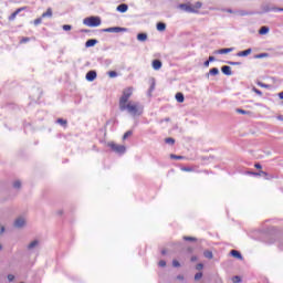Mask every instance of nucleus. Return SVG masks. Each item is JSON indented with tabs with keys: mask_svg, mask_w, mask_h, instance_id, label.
I'll return each instance as SVG.
<instances>
[{
	"mask_svg": "<svg viewBox=\"0 0 283 283\" xmlns=\"http://www.w3.org/2000/svg\"><path fill=\"white\" fill-rule=\"evenodd\" d=\"M145 107L139 102H128L124 107H119L120 112H128L130 116H143Z\"/></svg>",
	"mask_w": 283,
	"mask_h": 283,
	"instance_id": "f257e3e1",
	"label": "nucleus"
},
{
	"mask_svg": "<svg viewBox=\"0 0 283 283\" xmlns=\"http://www.w3.org/2000/svg\"><path fill=\"white\" fill-rule=\"evenodd\" d=\"M134 94V87L128 86L123 90L122 96L119 97V108L125 107L129 103V98Z\"/></svg>",
	"mask_w": 283,
	"mask_h": 283,
	"instance_id": "f03ea898",
	"label": "nucleus"
},
{
	"mask_svg": "<svg viewBox=\"0 0 283 283\" xmlns=\"http://www.w3.org/2000/svg\"><path fill=\"white\" fill-rule=\"evenodd\" d=\"M84 25L88 28H98L101 25V19L98 17H90L83 20Z\"/></svg>",
	"mask_w": 283,
	"mask_h": 283,
	"instance_id": "7ed1b4c3",
	"label": "nucleus"
},
{
	"mask_svg": "<svg viewBox=\"0 0 283 283\" xmlns=\"http://www.w3.org/2000/svg\"><path fill=\"white\" fill-rule=\"evenodd\" d=\"M108 147H111V149L114 150L115 154H125V151H127V148L125 146L115 143H109Z\"/></svg>",
	"mask_w": 283,
	"mask_h": 283,
	"instance_id": "20e7f679",
	"label": "nucleus"
},
{
	"mask_svg": "<svg viewBox=\"0 0 283 283\" xmlns=\"http://www.w3.org/2000/svg\"><path fill=\"white\" fill-rule=\"evenodd\" d=\"M179 10H182V12H188L191 14H196L198 13V10H196L193 7H191L190 4L187 3H181L178 6Z\"/></svg>",
	"mask_w": 283,
	"mask_h": 283,
	"instance_id": "39448f33",
	"label": "nucleus"
},
{
	"mask_svg": "<svg viewBox=\"0 0 283 283\" xmlns=\"http://www.w3.org/2000/svg\"><path fill=\"white\" fill-rule=\"evenodd\" d=\"M103 32H115V33L127 32V28L111 27V28L103 29Z\"/></svg>",
	"mask_w": 283,
	"mask_h": 283,
	"instance_id": "423d86ee",
	"label": "nucleus"
},
{
	"mask_svg": "<svg viewBox=\"0 0 283 283\" xmlns=\"http://www.w3.org/2000/svg\"><path fill=\"white\" fill-rule=\"evenodd\" d=\"M40 244H41V241H39V239H35V240L31 241L27 245V251H34L35 249H39Z\"/></svg>",
	"mask_w": 283,
	"mask_h": 283,
	"instance_id": "0eeeda50",
	"label": "nucleus"
},
{
	"mask_svg": "<svg viewBox=\"0 0 283 283\" xmlns=\"http://www.w3.org/2000/svg\"><path fill=\"white\" fill-rule=\"evenodd\" d=\"M14 227L15 229H23V227H25V218L19 217L18 219H15Z\"/></svg>",
	"mask_w": 283,
	"mask_h": 283,
	"instance_id": "6e6552de",
	"label": "nucleus"
},
{
	"mask_svg": "<svg viewBox=\"0 0 283 283\" xmlns=\"http://www.w3.org/2000/svg\"><path fill=\"white\" fill-rule=\"evenodd\" d=\"M221 72L222 74H224L226 76H231V74H233V72H231V66L229 65H224L221 67Z\"/></svg>",
	"mask_w": 283,
	"mask_h": 283,
	"instance_id": "1a4fd4ad",
	"label": "nucleus"
},
{
	"mask_svg": "<svg viewBox=\"0 0 283 283\" xmlns=\"http://www.w3.org/2000/svg\"><path fill=\"white\" fill-rule=\"evenodd\" d=\"M96 80V71H88L86 73V81H95Z\"/></svg>",
	"mask_w": 283,
	"mask_h": 283,
	"instance_id": "9d476101",
	"label": "nucleus"
},
{
	"mask_svg": "<svg viewBox=\"0 0 283 283\" xmlns=\"http://www.w3.org/2000/svg\"><path fill=\"white\" fill-rule=\"evenodd\" d=\"M250 176H264L265 180H269V174L264 170H260L259 172H248Z\"/></svg>",
	"mask_w": 283,
	"mask_h": 283,
	"instance_id": "9b49d317",
	"label": "nucleus"
},
{
	"mask_svg": "<svg viewBox=\"0 0 283 283\" xmlns=\"http://www.w3.org/2000/svg\"><path fill=\"white\" fill-rule=\"evenodd\" d=\"M233 48H228V49H220L214 51V54H229V52H233Z\"/></svg>",
	"mask_w": 283,
	"mask_h": 283,
	"instance_id": "f8f14e48",
	"label": "nucleus"
},
{
	"mask_svg": "<svg viewBox=\"0 0 283 283\" xmlns=\"http://www.w3.org/2000/svg\"><path fill=\"white\" fill-rule=\"evenodd\" d=\"M230 255H232V258H237V260H243L242 253H240L238 250H231Z\"/></svg>",
	"mask_w": 283,
	"mask_h": 283,
	"instance_id": "ddd939ff",
	"label": "nucleus"
},
{
	"mask_svg": "<svg viewBox=\"0 0 283 283\" xmlns=\"http://www.w3.org/2000/svg\"><path fill=\"white\" fill-rule=\"evenodd\" d=\"M127 10H129V7L126 3H122L117 7V12L125 13Z\"/></svg>",
	"mask_w": 283,
	"mask_h": 283,
	"instance_id": "4468645a",
	"label": "nucleus"
},
{
	"mask_svg": "<svg viewBox=\"0 0 283 283\" xmlns=\"http://www.w3.org/2000/svg\"><path fill=\"white\" fill-rule=\"evenodd\" d=\"M96 43H98V40L90 39V40L86 41L85 48H94V45H96Z\"/></svg>",
	"mask_w": 283,
	"mask_h": 283,
	"instance_id": "2eb2a0df",
	"label": "nucleus"
},
{
	"mask_svg": "<svg viewBox=\"0 0 283 283\" xmlns=\"http://www.w3.org/2000/svg\"><path fill=\"white\" fill-rule=\"evenodd\" d=\"M160 67H163V62H160V60H154L153 61V70H160Z\"/></svg>",
	"mask_w": 283,
	"mask_h": 283,
	"instance_id": "dca6fc26",
	"label": "nucleus"
},
{
	"mask_svg": "<svg viewBox=\"0 0 283 283\" xmlns=\"http://www.w3.org/2000/svg\"><path fill=\"white\" fill-rule=\"evenodd\" d=\"M263 10L264 12H277V10H281V8L265 6Z\"/></svg>",
	"mask_w": 283,
	"mask_h": 283,
	"instance_id": "f3484780",
	"label": "nucleus"
},
{
	"mask_svg": "<svg viewBox=\"0 0 283 283\" xmlns=\"http://www.w3.org/2000/svg\"><path fill=\"white\" fill-rule=\"evenodd\" d=\"M251 52H253L252 49H247L244 51H240L239 53H237V56H249V54H251Z\"/></svg>",
	"mask_w": 283,
	"mask_h": 283,
	"instance_id": "a211bd4d",
	"label": "nucleus"
},
{
	"mask_svg": "<svg viewBox=\"0 0 283 283\" xmlns=\"http://www.w3.org/2000/svg\"><path fill=\"white\" fill-rule=\"evenodd\" d=\"M23 8L17 9L10 17H9V21H14V19H17V15L22 12Z\"/></svg>",
	"mask_w": 283,
	"mask_h": 283,
	"instance_id": "6ab92c4d",
	"label": "nucleus"
},
{
	"mask_svg": "<svg viewBox=\"0 0 283 283\" xmlns=\"http://www.w3.org/2000/svg\"><path fill=\"white\" fill-rule=\"evenodd\" d=\"M157 30L158 32H165V30H167V24H165V22H158Z\"/></svg>",
	"mask_w": 283,
	"mask_h": 283,
	"instance_id": "aec40b11",
	"label": "nucleus"
},
{
	"mask_svg": "<svg viewBox=\"0 0 283 283\" xmlns=\"http://www.w3.org/2000/svg\"><path fill=\"white\" fill-rule=\"evenodd\" d=\"M176 101L177 103H185V95L182 93H177Z\"/></svg>",
	"mask_w": 283,
	"mask_h": 283,
	"instance_id": "412c9836",
	"label": "nucleus"
},
{
	"mask_svg": "<svg viewBox=\"0 0 283 283\" xmlns=\"http://www.w3.org/2000/svg\"><path fill=\"white\" fill-rule=\"evenodd\" d=\"M209 74H210L211 76H218V74H220V70H218V67H213V69H211V70L209 71L208 76H209Z\"/></svg>",
	"mask_w": 283,
	"mask_h": 283,
	"instance_id": "4be33fe9",
	"label": "nucleus"
},
{
	"mask_svg": "<svg viewBox=\"0 0 283 283\" xmlns=\"http://www.w3.org/2000/svg\"><path fill=\"white\" fill-rule=\"evenodd\" d=\"M137 40L145 42L147 41V33H138L137 34Z\"/></svg>",
	"mask_w": 283,
	"mask_h": 283,
	"instance_id": "5701e85b",
	"label": "nucleus"
},
{
	"mask_svg": "<svg viewBox=\"0 0 283 283\" xmlns=\"http://www.w3.org/2000/svg\"><path fill=\"white\" fill-rule=\"evenodd\" d=\"M205 258H207L208 260H213V252L207 250L203 252Z\"/></svg>",
	"mask_w": 283,
	"mask_h": 283,
	"instance_id": "b1692460",
	"label": "nucleus"
},
{
	"mask_svg": "<svg viewBox=\"0 0 283 283\" xmlns=\"http://www.w3.org/2000/svg\"><path fill=\"white\" fill-rule=\"evenodd\" d=\"M259 34H269V27H262L259 30Z\"/></svg>",
	"mask_w": 283,
	"mask_h": 283,
	"instance_id": "393cba45",
	"label": "nucleus"
},
{
	"mask_svg": "<svg viewBox=\"0 0 283 283\" xmlns=\"http://www.w3.org/2000/svg\"><path fill=\"white\" fill-rule=\"evenodd\" d=\"M165 143H166L167 145H175V144H176V139H174V138H171V137H168V138L165 139Z\"/></svg>",
	"mask_w": 283,
	"mask_h": 283,
	"instance_id": "a878e982",
	"label": "nucleus"
},
{
	"mask_svg": "<svg viewBox=\"0 0 283 283\" xmlns=\"http://www.w3.org/2000/svg\"><path fill=\"white\" fill-rule=\"evenodd\" d=\"M269 56V53H260L254 55V59H266Z\"/></svg>",
	"mask_w": 283,
	"mask_h": 283,
	"instance_id": "bb28decb",
	"label": "nucleus"
},
{
	"mask_svg": "<svg viewBox=\"0 0 283 283\" xmlns=\"http://www.w3.org/2000/svg\"><path fill=\"white\" fill-rule=\"evenodd\" d=\"M107 74L109 78H116V76H118V73L116 71H109Z\"/></svg>",
	"mask_w": 283,
	"mask_h": 283,
	"instance_id": "cd10ccee",
	"label": "nucleus"
},
{
	"mask_svg": "<svg viewBox=\"0 0 283 283\" xmlns=\"http://www.w3.org/2000/svg\"><path fill=\"white\" fill-rule=\"evenodd\" d=\"M56 123H57L59 125H62V127H65V125H67V120H65V119H63V118H59V119L56 120Z\"/></svg>",
	"mask_w": 283,
	"mask_h": 283,
	"instance_id": "c85d7f7f",
	"label": "nucleus"
},
{
	"mask_svg": "<svg viewBox=\"0 0 283 283\" xmlns=\"http://www.w3.org/2000/svg\"><path fill=\"white\" fill-rule=\"evenodd\" d=\"M45 17H52V9H48L46 12L42 14V18L45 19Z\"/></svg>",
	"mask_w": 283,
	"mask_h": 283,
	"instance_id": "c756f323",
	"label": "nucleus"
},
{
	"mask_svg": "<svg viewBox=\"0 0 283 283\" xmlns=\"http://www.w3.org/2000/svg\"><path fill=\"white\" fill-rule=\"evenodd\" d=\"M184 240H186V242H197L198 239L193 237H184Z\"/></svg>",
	"mask_w": 283,
	"mask_h": 283,
	"instance_id": "7c9ffc66",
	"label": "nucleus"
},
{
	"mask_svg": "<svg viewBox=\"0 0 283 283\" xmlns=\"http://www.w3.org/2000/svg\"><path fill=\"white\" fill-rule=\"evenodd\" d=\"M134 133L132 130H128L124 134L123 136V140H127V138H129V136H132Z\"/></svg>",
	"mask_w": 283,
	"mask_h": 283,
	"instance_id": "2f4dec72",
	"label": "nucleus"
},
{
	"mask_svg": "<svg viewBox=\"0 0 283 283\" xmlns=\"http://www.w3.org/2000/svg\"><path fill=\"white\" fill-rule=\"evenodd\" d=\"M13 188H14V189H21V181H20V180H15V181L13 182Z\"/></svg>",
	"mask_w": 283,
	"mask_h": 283,
	"instance_id": "473e14b6",
	"label": "nucleus"
},
{
	"mask_svg": "<svg viewBox=\"0 0 283 283\" xmlns=\"http://www.w3.org/2000/svg\"><path fill=\"white\" fill-rule=\"evenodd\" d=\"M192 8H195L197 11L200 10V8H202V2H196Z\"/></svg>",
	"mask_w": 283,
	"mask_h": 283,
	"instance_id": "72a5a7b5",
	"label": "nucleus"
},
{
	"mask_svg": "<svg viewBox=\"0 0 283 283\" xmlns=\"http://www.w3.org/2000/svg\"><path fill=\"white\" fill-rule=\"evenodd\" d=\"M62 29H63L65 32H70V30H72V25H70V24H64V25L62 27Z\"/></svg>",
	"mask_w": 283,
	"mask_h": 283,
	"instance_id": "f704fd0d",
	"label": "nucleus"
},
{
	"mask_svg": "<svg viewBox=\"0 0 283 283\" xmlns=\"http://www.w3.org/2000/svg\"><path fill=\"white\" fill-rule=\"evenodd\" d=\"M259 87H264L265 90H269L270 85L269 84H264L262 82H258Z\"/></svg>",
	"mask_w": 283,
	"mask_h": 283,
	"instance_id": "c9c22d12",
	"label": "nucleus"
},
{
	"mask_svg": "<svg viewBox=\"0 0 283 283\" xmlns=\"http://www.w3.org/2000/svg\"><path fill=\"white\" fill-rule=\"evenodd\" d=\"M237 114L247 115V114H249V112H248V111H244V109H242V108H237Z\"/></svg>",
	"mask_w": 283,
	"mask_h": 283,
	"instance_id": "e433bc0d",
	"label": "nucleus"
},
{
	"mask_svg": "<svg viewBox=\"0 0 283 283\" xmlns=\"http://www.w3.org/2000/svg\"><path fill=\"white\" fill-rule=\"evenodd\" d=\"M170 158L175 159V160H182V156H178V155H170Z\"/></svg>",
	"mask_w": 283,
	"mask_h": 283,
	"instance_id": "4c0bfd02",
	"label": "nucleus"
},
{
	"mask_svg": "<svg viewBox=\"0 0 283 283\" xmlns=\"http://www.w3.org/2000/svg\"><path fill=\"white\" fill-rule=\"evenodd\" d=\"M232 282H234V283H240V282H242V279L237 275V276H233V277H232Z\"/></svg>",
	"mask_w": 283,
	"mask_h": 283,
	"instance_id": "58836bf2",
	"label": "nucleus"
},
{
	"mask_svg": "<svg viewBox=\"0 0 283 283\" xmlns=\"http://www.w3.org/2000/svg\"><path fill=\"white\" fill-rule=\"evenodd\" d=\"M252 91L254 92V94H258V96H262V91L253 87Z\"/></svg>",
	"mask_w": 283,
	"mask_h": 283,
	"instance_id": "ea45409f",
	"label": "nucleus"
},
{
	"mask_svg": "<svg viewBox=\"0 0 283 283\" xmlns=\"http://www.w3.org/2000/svg\"><path fill=\"white\" fill-rule=\"evenodd\" d=\"M196 269H197V271H202V269H205V265L202 263H198L196 265Z\"/></svg>",
	"mask_w": 283,
	"mask_h": 283,
	"instance_id": "a19ab883",
	"label": "nucleus"
},
{
	"mask_svg": "<svg viewBox=\"0 0 283 283\" xmlns=\"http://www.w3.org/2000/svg\"><path fill=\"white\" fill-rule=\"evenodd\" d=\"M7 280H8V282H14V275L8 274Z\"/></svg>",
	"mask_w": 283,
	"mask_h": 283,
	"instance_id": "79ce46f5",
	"label": "nucleus"
},
{
	"mask_svg": "<svg viewBox=\"0 0 283 283\" xmlns=\"http://www.w3.org/2000/svg\"><path fill=\"white\" fill-rule=\"evenodd\" d=\"M172 266H175L176 269H178V266H180V262H178V260H174V261H172Z\"/></svg>",
	"mask_w": 283,
	"mask_h": 283,
	"instance_id": "37998d69",
	"label": "nucleus"
},
{
	"mask_svg": "<svg viewBox=\"0 0 283 283\" xmlns=\"http://www.w3.org/2000/svg\"><path fill=\"white\" fill-rule=\"evenodd\" d=\"M227 63H228V65H242V63H240V62L228 61Z\"/></svg>",
	"mask_w": 283,
	"mask_h": 283,
	"instance_id": "c03bdc74",
	"label": "nucleus"
},
{
	"mask_svg": "<svg viewBox=\"0 0 283 283\" xmlns=\"http://www.w3.org/2000/svg\"><path fill=\"white\" fill-rule=\"evenodd\" d=\"M154 90H156V82H153L149 88V92H154Z\"/></svg>",
	"mask_w": 283,
	"mask_h": 283,
	"instance_id": "a18cd8bd",
	"label": "nucleus"
},
{
	"mask_svg": "<svg viewBox=\"0 0 283 283\" xmlns=\"http://www.w3.org/2000/svg\"><path fill=\"white\" fill-rule=\"evenodd\" d=\"M202 277V272H198L196 275H195V280H201Z\"/></svg>",
	"mask_w": 283,
	"mask_h": 283,
	"instance_id": "49530a36",
	"label": "nucleus"
},
{
	"mask_svg": "<svg viewBox=\"0 0 283 283\" xmlns=\"http://www.w3.org/2000/svg\"><path fill=\"white\" fill-rule=\"evenodd\" d=\"M159 266H167V262L165 260L159 261Z\"/></svg>",
	"mask_w": 283,
	"mask_h": 283,
	"instance_id": "de8ad7c7",
	"label": "nucleus"
},
{
	"mask_svg": "<svg viewBox=\"0 0 283 283\" xmlns=\"http://www.w3.org/2000/svg\"><path fill=\"white\" fill-rule=\"evenodd\" d=\"M28 41H30V38H22L20 43H28Z\"/></svg>",
	"mask_w": 283,
	"mask_h": 283,
	"instance_id": "09e8293b",
	"label": "nucleus"
},
{
	"mask_svg": "<svg viewBox=\"0 0 283 283\" xmlns=\"http://www.w3.org/2000/svg\"><path fill=\"white\" fill-rule=\"evenodd\" d=\"M41 21H42L41 18L35 19L34 20V25H39L41 23Z\"/></svg>",
	"mask_w": 283,
	"mask_h": 283,
	"instance_id": "8fccbe9b",
	"label": "nucleus"
},
{
	"mask_svg": "<svg viewBox=\"0 0 283 283\" xmlns=\"http://www.w3.org/2000/svg\"><path fill=\"white\" fill-rule=\"evenodd\" d=\"M181 171H193V169H191L189 167H185V168H181Z\"/></svg>",
	"mask_w": 283,
	"mask_h": 283,
	"instance_id": "3c124183",
	"label": "nucleus"
},
{
	"mask_svg": "<svg viewBox=\"0 0 283 283\" xmlns=\"http://www.w3.org/2000/svg\"><path fill=\"white\" fill-rule=\"evenodd\" d=\"M171 120L169 117H166L165 119H161L159 123H169Z\"/></svg>",
	"mask_w": 283,
	"mask_h": 283,
	"instance_id": "603ef678",
	"label": "nucleus"
},
{
	"mask_svg": "<svg viewBox=\"0 0 283 283\" xmlns=\"http://www.w3.org/2000/svg\"><path fill=\"white\" fill-rule=\"evenodd\" d=\"M6 232V227L0 224V234Z\"/></svg>",
	"mask_w": 283,
	"mask_h": 283,
	"instance_id": "864d4df0",
	"label": "nucleus"
},
{
	"mask_svg": "<svg viewBox=\"0 0 283 283\" xmlns=\"http://www.w3.org/2000/svg\"><path fill=\"white\" fill-rule=\"evenodd\" d=\"M254 167H255V169H262V165L261 164H255Z\"/></svg>",
	"mask_w": 283,
	"mask_h": 283,
	"instance_id": "5fc2aeb1",
	"label": "nucleus"
},
{
	"mask_svg": "<svg viewBox=\"0 0 283 283\" xmlns=\"http://www.w3.org/2000/svg\"><path fill=\"white\" fill-rule=\"evenodd\" d=\"M208 61H209L210 63H212V61H216V57H214V56H209Z\"/></svg>",
	"mask_w": 283,
	"mask_h": 283,
	"instance_id": "6e6d98bb",
	"label": "nucleus"
},
{
	"mask_svg": "<svg viewBox=\"0 0 283 283\" xmlns=\"http://www.w3.org/2000/svg\"><path fill=\"white\" fill-rule=\"evenodd\" d=\"M191 262H197L198 261V256H191Z\"/></svg>",
	"mask_w": 283,
	"mask_h": 283,
	"instance_id": "4d7b16f0",
	"label": "nucleus"
},
{
	"mask_svg": "<svg viewBox=\"0 0 283 283\" xmlns=\"http://www.w3.org/2000/svg\"><path fill=\"white\" fill-rule=\"evenodd\" d=\"M247 14H249V13H247V12H244V11H240V15H241V17H247Z\"/></svg>",
	"mask_w": 283,
	"mask_h": 283,
	"instance_id": "13d9d810",
	"label": "nucleus"
},
{
	"mask_svg": "<svg viewBox=\"0 0 283 283\" xmlns=\"http://www.w3.org/2000/svg\"><path fill=\"white\" fill-rule=\"evenodd\" d=\"M209 60H207L205 63H203V65H205V67H209Z\"/></svg>",
	"mask_w": 283,
	"mask_h": 283,
	"instance_id": "bf43d9fd",
	"label": "nucleus"
},
{
	"mask_svg": "<svg viewBox=\"0 0 283 283\" xmlns=\"http://www.w3.org/2000/svg\"><path fill=\"white\" fill-rule=\"evenodd\" d=\"M177 280H185V276L184 275H177Z\"/></svg>",
	"mask_w": 283,
	"mask_h": 283,
	"instance_id": "052dcab7",
	"label": "nucleus"
},
{
	"mask_svg": "<svg viewBox=\"0 0 283 283\" xmlns=\"http://www.w3.org/2000/svg\"><path fill=\"white\" fill-rule=\"evenodd\" d=\"M227 12H229L231 14V13H233V10L228 9Z\"/></svg>",
	"mask_w": 283,
	"mask_h": 283,
	"instance_id": "680f3d73",
	"label": "nucleus"
},
{
	"mask_svg": "<svg viewBox=\"0 0 283 283\" xmlns=\"http://www.w3.org/2000/svg\"><path fill=\"white\" fill-rule=\"evenodd\" d=\"M276 12H283V8L276 9Z\"/></svg>",
	"mask_w": 283,
	"mask_h": 283,
	"instance_id": "e2e57ef3",
	"label": "nucleus"
},
{
	"mask_svg": "<svg viewBox=\"0 0 283 283\" xmlns=\"http://www.w3.org/2000/svg\"><path fill=\"white\" fill-rule=\"evenodd\" d=\"M161 253H163V255H166L167 250H163Z\"/></svg>",
	"mask_w": 283,
	"mask_h": 283,
	"instance_id": "0e129e2a",
	"label": "nucleus"
},
{
	"mask_svg": "<svg viewBox=\"0 0 283 283\" xmlns=\"http://www.w3.org/2000/svg\"><path fill=\"white\" fill-rule=\"evenodd\" d=\"M1 249H3V247L0 244V251H1Z\"/></svg>",
	"mask_w": 283,
	"mask_h": 283,
	"instance_id": "69168bd1",
	"label": "nucleus"
}]
</instances>
